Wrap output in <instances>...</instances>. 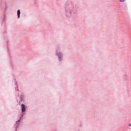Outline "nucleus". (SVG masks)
Wrapping results in <instances>:
<instances>
[{"instance_id":"20e7f679","label":"nucleus","mask_w":131,"mask_h":131,"mask_svg":"<svg viewBox=\"0 0 131 131\" xmlns=\"http://www.w3.org/2000/svg\"><path fill=\"white\" fill-rule=\"evenodd\" d=\"M125 0H119L120 3H123Z\"/></svg>"},{"instance_id":"f03ea898","label":"nucleus","mask_w":131,"mask_h":131,"mask_svg":"<svg viewBox=\"0 0 131 131\" xmlns=\"http://www.w3.org/2000/svg\"><path fill=\"white\" fill-rule=\"evenodd\" d=\"M20 10H17V17H18V18H20Z\"/></svg>"},{"instance_id":"f257e3e1","label":"nucleus","mask_w":131,"mask_h":131,"mask_svg":"<svg viewBox=\"0 0 131 131\" xmlns=\"http://www.w3.org/2000/svg\"><path fill=\"white\" fill-rule=\"evenodd\" d=\"M26 108H25V105L21 104V111L22 112H25Z\"/></svg>"},{"instance_id":"7ed1b4c3","label":"nucleus","mask_w":131,"mask_h":131,"mask_svg":"<svg viewBox=\"0 0 131 131\" xmlns=\"http://www.w3.org/2000/svg\"><path fill=\"white\" fill-rule=\"evenodd\" d=\"M57 56L59 58H60V56H62V54H61V53H59V54H57Z\"/></svg>"},{"instance_id":"39448f33","label":"nucleus","mask_w":131,"mask_h":131,"mask_svg":"<svg viewBox=\"0 0 131 131\" xmlns=\"http://www.w3.org/2000/svg\"><path fill=\"white\" fill-rule=\"evenodd\" d=\"M129 126H130V124H129Z\"/></svg>"}]
</instances>
